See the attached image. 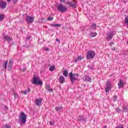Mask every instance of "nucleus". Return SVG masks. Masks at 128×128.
Segmentation results:
<instances>
[{
    "mask_svg": "<svg viewBox=\"0 0 128 128\" xmlns=\"http://www.w3.org/2000/svg\"><path fill=\"white\" fill-rule=\"evenodd\" d=\"M27 116L24 112H21L19 116L18 121L20 122L21 124H24L26 122Z\"/></svg>",
    "mask_w": 128,
    "mask_h": 128,
    "instance_id": "obj_1",
    "label": "nucleus"
},
{
    "mask_svg": "<svg viewBox=\"0 0 128 128\" xmlns=\"http://www.w3.org/2000/svg\"><path fill=\"white\" fill-rule=\"evenodd\" d=\"M96 56V52L94 50H89L86 53V58L87 60H94Z\"/></svg>",
    "mask_w": 128,
    "mask_h": 128,
    "instance_id": "obj_2",
    "label": "nucleus"
},
{
    "mask_svg": "<svg viewBox=\"0 0 128 128\" xmlns=\"http://www.w3.org/2000/svg\"><path fill=\"white\" fill-rule=\"evenodd\" d=\"M32 84H40V86H42V82L40 80V77L34 76L32 79Z\"/></svg>",
    "mask_w": 128,
    "mask_h": 128,
    "instance_id": "obj_3",
    "label": "nucleus"
},
{
    "mask_svg": "<svg viewBox=\"0 0 128 128\" xmlns=\"http://www.w3.org/2000/svg\"><path fill=\"white\" fill-rule=\"evenodd\" d=\"M57 10L62 14L66 12L68 10V8H66V6H64L62 5V4H60L57 6Z\"/></svg>",
    "mask_w": 128,
    "mask_h": 128,
    "instance_id": "obj_4",
    "label": "nucleus"
},
{
    "mask_svg": "<svg viewBox=\"0 0 128 128\" xmlns=\"http://www.w3.org/2000/svg\"><path fill=\"white\" fill-rule=\"evenodd\" d=\"M70 80L73 84L75 80H76V76H78L79 74H72V72H71L69 74Z\"/></svg>",
    "mask_w": 128,
    "mask_h": 128,
    "instance_id": "obj_5",
    "label": "nucleus"
},
{
    "mask_svg": "<svg viewBox=\"0 0 128 128\" xmlns=\"http://www.w3.org/2000/svg\"><path fill=\"white\" fill-rule=\"evenodd\" d=\"M66 4L70 6V8H76V3L74 1H67Z\"/></svg>",
    "mask_w": 128,
    "mask_h": 128,
    "instance_id": "obj_6",
    "label": "nucleus"
},
{
    "mask_svg": "<svg viewBox=\"0 0 128 128\" xmlns=\"http://www.w3.org/2000/svg\"><path fill=\"white\" fill-rule=\"evenodd\" d=\"M113 36H114V32L112 31V32H108L107 34L106 40L108 42H110V40L112 39Z\"/></svg>",
    "mask_w": 128,
    "mask_h": 128,
    "instance_id": "obj_7",
    "label": "nucleus"
},
{
    "mask_svg": "<svg viewBox=\"0 0 128 128\" xmlns=\"http://www.w3.org/2000/svg\"><path fill=\"white\" fill-rule=\"evenodd\" d=\"M26 20L28 24H32V22H34V18L30 16H27L26 17Z\"/></svg>",
    "mask_w": 128,
    "mask_h": 128,
    "instance_id": "obj_8",
    "label": "nucleus"
},
{
    "mask_svg": "<svg viewBox=\"0 0 128 128\" xmlns=\"http://www.w3.org/2000/svg\"><path fill=\"white\" fill-rule=\"evenodd\" d=\"M78 122H86V118H84V116H79L78 118Z\"/></svg>",
    "mask_w": 128,
    "mask_h": 128,
    "instance_id": "obj_9",
    "label": "nucleus"
},
{
    "mask_svg": "<svg viewBox=\"0 0 128 128\" xmlns=\"http://www.w3.org/2000/svg\"><path fill=\"white\" fill-rule=\"evenodd\" d=\"M0 8L4 9L6 8V2L3 0L0 1Z\"/></svg>",
    "mask_w": 128,
    "mask_h": 128,
    "instance_id": "obj_10",
    "label": "nucleus"
},
{
    "mask_svg": "<svg viewBox=\"0 0 128 128\" xmlns=\"http://www.w3.org/2000/svg\"><path fill=\"white\" fill-rule=\"evenodd\" d=\"M118 86L119 88H122L124 86V83L122 79L119 80V83L118 84Z\"/></svg>",
    "mask_w": 128,
    "mask_h": 128,
    "instance_id": "obj_11",
    "label": "nucleus"
},
{
    "mask_svg": "<svg viewBox=\"0 0 128 128\" xmlns=\"http://www.w3.org/2000/svg\"><path fill=\"white\" fill-rule=\"evenodd\" d=\"M42 98L35 100V104L36 106H40L42 105Z\"/></svg>",
    "mask_w": 128,
    "mask_h": 128,
    "instance_id": "obj_12",
    "label": "nucleus"
},
{
    "mask_svg": "<svg viewBox=\"0 0 128 128\" xmlns=\"http://www.w3.org/2000/svg\"><path fill=\"white\" fill-rule=\"evenodd\" d=\"M3 38H4V40H7V42H8V44H10V42L12 40V38L8 36H4Z\"/></svg>",
    "mask_w": 128,
    "mask_h": 128,
    "instance_id": "obj_13",
    "label": "nucleus"
},
{
    "mask_svg": "<svg viewBox=\"0 0 128 128\" xmlns=\"http://www.w3.org/2000/svg\"><path fill=\"white\" fill-rule=\"evenodd\" d=\"M84 80L87 82H92V78L89 76H86L84 78Z\"/></svg>",
    "mask_w": 128,
    "mask_h": 128,
    "instance_id": "obj_14",
    "label": "nucleus"
},
{
    "mask_svg": "<svg viewBox=\"0 0 128 128\" xmlns=\"http://www.w3.org/2000/svg\"><path fill=\"white\" fill-rule=\"evenodd\" d=\"M59 82L60 84H64L66 82V78L64 76H60L59 78Z\"/></svg>",
    "mask_w": 128,
    "mask_h": 128,
    "instance_id": "obj_15",
    "label": "nucleus"
},
{
    "mask_svg": "<svg viewBox=\"0 0 128 128\" xmlns=\"http://www.w3.org/2000/svg\"><path fill=\"white\" fill-rule=\"evenodd\" d=\"M84 60V56L82 55H80L76 58L75 59V62H78V60Z\"/></svg>",
    "mask_w": 128,
    "mask_h": 128,
    "instance_id": "obj_16",
    "label": "nucleus"
},
{
    "mask_svg": "<svg viewBox=\"0 0 128 128\" xmlns=\"http://www.w3.org/2000/svg\"><path fill=\"white\" fill-rule=\"evenodd\" d=\"M62 26L61 24H50V26H52V28H60Z\"/></svg>",
    "mask_w": 128,
    "mask_h": 128,
    "instance_id": "obj_17",
    "label": "nucleus"
},
{
    "mask_svg": "<svg viewBox=\"0 0 128 128\" xmlns=\"http://www.w3.org/2000/svg\"><path fill=\"white\" fill-rule=\"evenodd\" d=\"M64 108L62 106H60V107H58V106H56L55 108V110H56V112H62V110Z\"/></svg>",
    "mask_w": 128,
    "mask_h": 128,
    "instance_id": "obj_18",
    "label": "nucleus"
},
{
    "mask_svg": "<svg viewBox=\"0 0 128 128\" xmlns=\"http://www.w3.org/2000/svg\"><path fill=\"white\" fill-rule=\"evenodd\" d=\"M90 34V36L91 38H94V36H98V34L96 32H91Z\"/></svg>",
    "mask_w": 128,
    "mask_h": 128,
    "instance_id": "obj_19",
    "label": "nucleus"
},
{
    "mask_svg": "<svg viewBox=\"0 0 128 128\" xmlns=\"http://www.w3.org/2000/svg\"><path fill=\"white\" fill-rule=\"evenodd\" d=\"M96 24H93L92 26H90V28L91 30H96Z\"/></svg>",
    "mask_w": 128,
    "mask_h": 128,
    "instance_id": "obj_20",
    "label": "nucleus"
},
{
    "mask_svg": "<svg viewBox=\"0 0 128 128\" xmlns=\"http://www.w3.org/2000/svg\"><path fill=\"white\" fill-rule=\"evenodd\" d=\"M3 66L5 70H6L8 68V60L4 62V64H3Z\"/></svg>",
    "mask_w": 128,
    "mask_h": 128,
    "instance_id": "obj_21",
    "label": "nucleus"
},
{
    "mask_svg": "<svg viewBox=\"0 0 128 128\" xmlns=\"http://www.w3.org/2000/svg\"><path fill=\"white\" fill-rule=\"evenodd\" d=\"M30 92V88H28L27 90H25L23 91L22 92L24 94H26L28 92Z\"/></svg>",
    "mask_w": 128,
    "mask_h": 128,
    "instance_id": "obj_22",
    "label": "nucleus"
},
{
    "mask_svg": "<svg viewBox=\"0 0 128 128\" xmlns=\"http://www.w3.org/2000/svg\"><path fill=\"white\" fill-rule=\"evenodd\" d=\"M63 74L65 76L66 78L68 77V70H65L63 72Z\"/></svg>",
    "mask_w": 128,
    "mask_h": 128,
    "instance_id": "obj_23",
    "label": "nucleus"
},
{
    "mask_svg": "<svg viewBox=\"0 0 128 128\" xmlns=\"http://www.w3.org/2000/svg\"><path fill=\"white\" fill-rule=\"evenodd\" d=\"M112 88L110 86H106L105 88V92H110V90Z\"/></svg>",
    "mask_w": 128,
    "mask_h": 128,
    "instance_id": "obj_24",
    "label": "nucleus"
},
{
    "mask_svg": "<svg viewBox=\"0 0 128 128\" xmlns=\"http://www.w3.org/2000/svg\"><path fill=\"white\" fill-rule=\"evenodd\" d=\"M4 15L2 14H0V21L2 22L4 20Z\"/></svg>",
    "mask_w": 128,
    "mask_h": 128,
    "instance_id": "obj_25",
    "label": "nucleus"
},
{
    "mask_svg": "<svg viewBox=\"0 0 128 128\" xmlns=\"http://www.w3.org/2000/svg\"><path fill=\"white\" fill-rule=\"evenodd\" d=\"M49 70L50 72H53V70H56V66H52Z\"/></svg>",
    "mask_w": 128,
    "mask_h": 128,
    "instance_id": "obj_26",
    "label": "nucleus"
},
{
    "mask_svg": "<svg viewBox=\"0 0 128 128\" xmlns=\"http://www.w3.org/2000/svg\"><path fill=\"white\" fill-rule=\"evenodd\" d=\"M46 88L48 92H52V89L50 88L48 86H46Z\"/></svg>",
    "mask_w": 128,
    "mask_h": 128,
    "instance_id": "obj_27",
    "label": "nucleus"
},
{
    "mask_svg": "<svg viewBox=\"0 0 128 128\" xmlns=\"http://www.w3.org/2000/svg\"><path fill=\"white\" fill-rule=\"evenodd\" d=\"M106 85L107 86H110V80L106 81Z\"/></svg>",
    "mask_w": 128,
    "mask_h": 128,
    "instance_id": "obj_28",
    "label": "nucleus"
},
{
    "mask_svg": "<svg viewBox=\"0 0 128 128\" xmlns=\"http://www.w3.org/2000/svg\"><path fill=\"white\" fill-rule=\"evenodd\" d=\"M3 128H12V126H10V125L6 124L3 126Z\"/></svg>",
    "mask_w": 128,
    "mask_h": 128,
    "instance_id": "obj_29",
    "label": "nucleus"
},
{
    "mask_svg": "<svg viewBox=\"0 0 128 128\" xmlns=\"http://www.w3.org/2000/svg\"><path fill=\"white\" fill-rule=\"evenodd\" d=\"M54 20V17L49 16L47 18V20L49 22H50L51 20Z\"/></svg>",
    "mask_w": 128,
    "mask_h": 128,
    "instance_id": "obj_30",
    "label": "nucleus"
},
{
    "mask_svg": "<svg viewBox=\"0 0 128 128\" xmlns=\"http://www.w3.org/2000/svg\"><path fill=\"white\" fill-rule=\"evenodd\" d=\"M128 110V107H126V106L124 107V108H123V112H127Z\"/></svg>",
    "mask_w": 128,
    "mask_h": 128,
    "instance_id": "obj_31",
    "label": "nucleus"
},
{
    "mask_svg": "<svg viewBox=\"0 0 128 128\" xmlns=\"http://www.w3.org/2000/svg\"><path fill=\"white\" fill-rule=\"evenodd\" d=\"M125 24L128 26V16L125 18Z\"/></svg>",
    "mask_w": 128,
    "mask_h": 128,
    "instance_id": "obj_32",
    "label": "nucleus"
},
{
    "mask_svg": "<svg viewBox=\"0 0 128 128\" xmlns=\"http://www.w3.org/2000/svg\"><path fill=\"white\" fill-rule=\"evenodd\" d=\"M117 99H118V96H116L114 95L113 96V100H114V102H116Z\"/></svg>",
    "mask_w": 128,
    "mask_h": 128,
    "instance_id": "obj_33",
    "label": "nucleus"
},
{
    "mask_svg": "<svg viewBox=\"0 0 128 128\" xmlns=\"http://www.w3.org/2000/svg\"><path fill=\"white\" fill-rule=\"evenodd\" d=\"M116 112H118V113L122 112V110L120 109V108H116Z\"/></svg>",
    "mask_w": 128,
    "mask_h": 128,
    "instance_id": "obj_34",
    "label": "nucleus"
},
{
    "mask_svg": "<svg viewBox=\"0 0 128 128\" xmlns=\"http://www.w3.org/2000/svg\"><path fill=\"white\" fill-rule=\"evenodd\" d=\"M12 65L8 64V70H9V71L12 70Z\"/></svg>",
    "mask_w": 128,
    "mask_h": 128,
    "instance_id": "obj_35",
    "label": "nucleus"
},
{
    "mask_svg": "<svg viewBox=\"0 0 128 128\" xmlns=\"http://www.w3.org/2000/svg\"><path fill=\"white\" fill-rule=\"evenodd\" d=\"M8 64H10V66H12V60H10Z\"/></svg>",
    "mask_w": 128,
    "mask_h": 128,
    "instance_id": "obj_36",
    "label": "nucleus"
},
{
    "mask_svg": "<svg viewBox=\"0 0 128 128\" xmlns=\"http://www.w3.org/2000/svg\"><path fill=\"white\" fill-rule=\"evenodd\" d=\"M109 44L110 46H112V45L114 44V42H110Z\"/></svg>",
    "mask_w": 128,
    "mask_h": 128,
    "instance_id": "obj_37",
    "label": "nucleus"
},
{
    "mask_svg": "<svg viewBox=\"0 0 128 128\" xmlns=\"http://www.w3.org/2000/svg\"><path fill=\"white\" fill-rule=\"evenodd\" d=\"M44 50H46V52H49L50 48H44Z\"/></svg>",
    "mask_w": 128,
    "mask_h": 128,
    "instance_id": "obj_38",
    "label": "nucleus"
},
{
    "mask_svg": "<svg viewBox=\"0 0 128 128\" xmlns=\"http://www.w3.org/2000/svg\"><path fill=\"white\" fill-rule=\"evenodd\" d=\"M25 48H30V45L25 46Z\"/></svg>",
    "mask_w": 128,
    "mask_h": 128,
    "instance_id": "obj_39",
    "label": "nucleus"
},
{
    "mask_svg": "<svg viewBox=\"0 0 128 128\" xmlns=\"http://www.w3.org/2000/svg\"><path fill=\"white\" fill-rule=\"evenodd\" d=\"M111 50H112L113 52H114V50H116V47H114V48H112L111 49Z\"/></svg>",
    "mask_w": 128,
    "mask_h": 128,
    "instance_id": "obj_40",
    "label": "nucleus"
},
{
    "mask_svg": "<svg viewBox=\"0 0 128 128\" xmlns=\"http://www.w3.org/2000/svg\"><path fill=\"white\" fill-rule=\"evenodd\" d=\"M50 126H54V122H50Z\"/></svg>",
    "mask_w": 128,
    "mask_h": 128,
    "instance_id": "obj_41",
    "label": "nucleus"
},
{
    "mask_svg": "<svg viewBox=\"0 0 128 128\" xmlns=\"http://www.w3.org/2000/svg\"><path fill=\"white\" fill-rule=\"evenodd\" d=\"M26 68H24L22 70V72H26Z\"/></svg>",
    "mask_w": 128,
    "mask_h": 128,
    "instance_id": "obj_42",
    "label": "nucleus"
},
{
    "mask_svg": "<svg viewBox=\"0 0 128 128\" xmlns=\"http://www.w3.org/2000/svg\"><path fill=\"white\" fill-rule=\"evenodd\" d=\"M12 0V2H14L16 3V2H17L18 0Z\"/></svg>",
    "mask_w": 128,
    "mask_h": 128,
    "instance_id": "obj_43",
    "label": "nucleus"
},
{
    "mask_svg": "<svg viewBox=\"0 0 128 128\" xmlns=\"http://www.w3.org/2000/svg\"><path fill=\"white\" fill-rule=\"evenodd\" d=\"M4 108L5 110H8V106H4Z\"/></svg>",
    "mask_w": 128,
    "mask_h": 128,
    "instance_id": "obj_44",
    "label": "nucleus"
},
{
    "mask_svg": "<svg viewBox=\"0 0 128 128\" xmlns=\"http://www.w3.org/2000/svg\"><path fill=\"white\" fill-rule=\"evenodd\" d=\"M60 2L64 3V2H66V0H61Z\"/></svg>",
    "mask_w": 128,
    "mask_h": 128,
    "instance_id": "obj_45",
    "label": "nucleus"
},
{
    "mask_svg": "<svg viewBox=\"0 0 128 128\" xmlns=\"http://www.w3.org/2000/svg\"><path fill=\"white\" fill-rule=\"evenodd\" d=\"M56 42H60V40H59V39L56 38Z\"/></svg>",
    "mask_w": 128,
    "mask_h": 128,
    "instance_id": "obj_46",
    "label": "nucleus"
},
{
    "mask_svg": "<svg viewBox=\"0 0 128 128\" xmlns=\"http://www.w3.org/2000/svg\"><path fill=\"white\" fill-rule=\"evenodd\" d=\"M116 128H122V126H116Z\"/></svg>",
    "mask_w": 128,
    "mask_h": 128,
    "instance_id": "obj_47",
    "label": "nucleus"
},
{
    "mask_svg": "<svg viewBox=\"0 0 128 128\" xmlns=\"http://www.w3.org/2000/svg\"><path fill=\"white\" fill-rule=\"evenodd\" d=\"M14 98H17L18 95H16V94H14Z\"/></svg>",
    "mask_w": 128,
    "mask_h": 128,
    "instance_id": "obj_48",
    "label": "nucleus"
},
{
    "mask_svg": "<svg viewBox=\"0 0 128 128\" xmlns=\"http://www.w3.org/2000/svg\"><path fill=\"white\" fill-rule=\"evenodd\" d=\"M108 128V126H104V127H103V128Z\"/></svg>",
    "mask_w": 128,
    "mask_h": 128,
    "instance_id": "obj_49",
    "label": "nucleus"
},
{
    "mask_svg": "<svg viewBox=\"0 0 128 128\" xmlns=\"http://www.w3.org/2000/svg\"><path fill=\"white\" fill-rule=\"evenodd\" d=\"M90 70H94V67H90Z\"/></svg>",
    "mask_w": 128,
    "mask_h": 128,
    "instance_id": "obj_50",
    "label": "nucleus"
},
{
    "mask_svg": "<svg viewBox=\"0 0 128 128\" xmlns=\"http://www.w3.org/2000/svg\"><path fill=\"white\" fill-rule=\"evenodd\" d=\"M27 40H30V38L29 36L26 38Z\"/></svg>",
    "mask_w": 128,
    "mask_h": 128,
    "instance_id": "obj_51",
    "label": "nucleus"
},
{
    "mask_svg": "<svg viewBox=\"0 0 128 128\" xmlns=\"http://www.w3.org/2000/svg\"><path fill=\"white\" fill-rule=\"evenodd\" d=\"M12 0H7L8 2H11Z\"/></svg>",
    "mask_w": 128,
    "mask_h": 128,
    "instance_id": "obj_52",
    "label": "nucleus"
},
{
    "mask_svg": "<svg viewBox=\"0 0 128 128\" xmlns=\"http://www.w3.org/2000/svg\"><path fill=\"white\" fill-rule=\"evenodd\" d=\"M122 128H124V126H122Z\"/></svg>",
    "mask_w": 128,
    "mask_h": 128,
    "instance_id": "obj_53",
    "label": "nucleus"
},
{
    "mask_svg": "<svg viewBox=\"0 0 128 128\" xmlns=\"http://www.w3.org/2000/svg\"><path fill=\"white\" fill-rule=\"evenodd\" d=\"M127 128H128V127Z\"/></svg>",
    "mask_w": 128,
    "mask_h": 128,
    "instance_id": "obj_54",
    "label": "nucleus"
}]
</instances>
